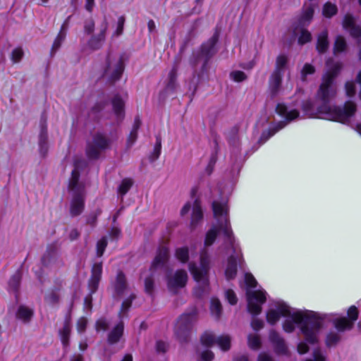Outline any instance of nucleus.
<instances>
[{
	"label": "nucleus",
	"mask_w": 361,
	"mask_h": 361,
	"mask_svg": "<svg viewBox=\"0 0 361 361\" xmlns=\"http://www.w3.org/2000/svg\"><path fill=\"white\" fill-rule=\"evenodd\" d=\"M328 71L323 76L322 82L317 92V97L322 102L317 109L314 108L310 101H305L302 109L305 114L310 117L317 116L323 119L347 123L355 115L357 106L352 102H346L343 106H331L329 101L335 96L336 87L334 79L342 68L339 62L332 63L331 61L326 63Z\"/></svg>",
	"instance_id": "obj_1"
},
{
	"label": "nucleus",
	"mask_w": 361,
	"mask_h": 361,
	"mask_svg": "<svg viewBox=\"0 0 361 361\" xmlns=\"http://www.w3.org/2000/svg\"><path fill=\"white\" fill-rule=\"evenodd\" d=\"M281 314L287 319L283 324V329L287 333L293 332L295 324L300 326V331L307 342L314 344L317 342L318 334L322 323L327 315L309 310H293L286 303L278 306Z\"/></svg>",
	"instance_id": "obj_2"
},
{
	"label": "nucleus",
	"mask_w": 361,
	"mask_h": 361,
	"mask_svg": "<svg viewBox=\"0 0 361 361\" xmlns=\"http://www.w3.org/2000/svg\"><path fill=\"white\" fill-rule=\"evenodd\" d=\"M214 216L217 221V226H213L207 233L204 240V247L212 245L215 241L219 231H221L227 238L232 247L233 244V232L228 220V207L227 200H214L212 202Z\"/></svg>",
	"instance_id": "obj_3"
},
{
	"label": "nucleus",
	"mask_w": 361,
	"mask_h": 361,
	"mask_svg": "<svg viewBox=\"0 0 361 361\" xmlns=\"http://www.w3.org/2000/svg\"><path fill=\"white\" fill-rule=\"evenodd\" d=\"M209 265L210 258L205 248L200 253V267L192 263L189 264L190 271L197 282V286L194 288V294L197 298H201L209 293L208 273L210 268Z\"/></svg>",
	"instance_id": "obj_4"
},
{
	"label": "nucleus",
	"mask_w": 361,
	"mask_h": 361,
	"mask_svg": "<svg viewBox=\"0 0 361 361\" xmlns=\"http://www.w3.org/2000/svg\"><path fill=\"white\" fill-rule=\"evenodd\" d=\"M85 161L78 160L75 162V168L71 172V177L69 180L68 188L73 192V197L70 205V214L71 216L80 215L85 207V188L78 183L80 173L78 168L80 165L85 164Z\"/></svg>",
	"instance_id": "obj_5"
},
{
	"label": "nucleus",
	"mask_w": 361,
	"mask_h": 361,
	"mask_svg": "<svg viewBox=\"0 0 361 361\" xmlns=\"http://www.w3.org/2000/svg\"><path fill=\"white\" fill-rule=\"evenodd\" d=\"M245 281L247 286L246 296L247 301V310L253 316L257 315L262 312V305L265 302L266 292L264 290H252L257 286V281L251 274L245 275Z\"/></svg>",
	"instance_id": "obj_6"
},
{
	"label": "nucleus",
	"mask_w": 361,
	"mask_h": 361,
	"mask_svg": "<svg viewBox=\"0 0 361 361\" xmlns=\"http://www.w3.org/2000/svg\"><path fill=\"white\" fill-rule=\"evenodd\" d=\"M276 113L285 118L286 121H280L276 126L273 128H270L269 130H264L259 140V142L260 144H264L267 140H268L271 136H273L276 132L283 128L286 124L294 119L297 118L300 113L296 109H290L283 103L278 104L276 107Z\"/></svg>",
	"instance_id": "obj_7"
},
{
	"label": "nucleus",
	"mask_w": 361,
	"mask_h": 361,
	"mask_svg": "<svg viewBox=\"0 0 361 361\" xmlns=\"http://www.w3.org/2000/svg\"><path fill=\"white\" fill-rule=\"evenodd\" d=\"M314 14V8L311 6L304 8V11L298 20L294 23L293 32L295 36H298V44L302 45L312 39L311 33L305 29L311 22Z\"/></svg>",
	"instance_id": "obj_8"
},
{
	"label": "nucleus",
	"mask_w": 361,
	"mask_h": 361,
	"mask_svg": "<svg viewBox=\"0 0 361 361\" xmlns=\"http://www.w3.org/2000/svg\"><path fill=\"white\" fill-rule=\"evenodd\" d=\"M123 70L122 56L109 51L104 65V77L109 82H114L120 79Z\"/></svg>",
	"instance_id": "obj_9"
},
{
	"label": "nucleus",
	"mask_w": 361,
	"mask_h": 361,
	"mask_svg": "<svg viewBox=\"0 0 361 361\" xmlns=\"http://www.w3.org/2000/svg\"><path fill=\"white\" fill-rule=\"evenodd\" d=\"M197 321V311L183 314L175 326V334L180 342H186L189 338L192 325Z\"/></svg>",
	"instance_id": "obj_10"
},
{
	"label": "nucleus",
	"mask_w": 361,
	"mask_h": 361,
	"mask_svg": "<svg viewBox=\"0 0 361 361\" xmlns=\"http://www.w3.org/2000/svg\"><path fill=\"white\" fill-rule=\"evenodd\" d=\"M135 298L134 294H131L122 303L121 310L118 312L120 322L111 329L108 334L107 341L109 344L113 345L119 341L123 334L124 324L122 321L123 318L126 316L127 312L130 308L133 300Z\"/></svg>",
	"instance_id": "obj_11"
},
{
	"label": "nucleus",
	"mask_w": 361,
	"mask_h": 361,
	"mask_svg": "<svg viewBox=\"0 0 361 361\" xmlns=\"http://www.w3.org/2000/svg\"><path fill=\"white\" fill-rule=\"evenodd\" d=\"M219 35L215 33L207 42L203 44L200 50L193 51L190 63L193 66H196L200 59H204L202 68H204L208 61L216 53L215 45L218 41Z\"/></svg>",
	"instance_id": "obj_12"
},
{
	"label": "nucleus",
	"mask_w": 361,
	"mask_h": 361,
	"mask_svg": "<svg viewBox=\"0 0 361 361\" xmlns=\"http://www.w3.org/2000/svg\"><path fill=\"white\" fill-rule=\"evenodd\" d=\"M111 143L110 140L100 133H96L92 137V142L88 143L86 153L90 159H97L102 150L107 149Z\"/></svg>",
	"instance_id": "obj_13"
},
{
	"label": "nucleus",
	"mask_w": 361,
	"mask_h": 361,
	"mask_svg": "<svg viewBox=\"0 0 361 361\" xmlns=\"http://www.w3.org/2000/svg\"><path fill=\"white\" fill-rule=\"evenodd\" d=\"M167 287L171 292L176 293L178 289L183 288L188 281V274L185 270H177L166 276Z\"/></svg>",
	"instance_id": "obj_14"
},
{
	"label": "nucleus",
	"mask_w": 361,
	"mask_h": 361,
	"mask_svg": "<svg viewBox=\"0 0 361 361\" xmlns=\"http://www.w3.org/2000/svg\"><path fill=\"white\" fill-rule=\"evenodd\" d=\"M348 317L336 318L333 320V324L338 331H345V330L351 329L353 326V322L357 320L358 317V312L355 306H351L348 311Z\"/></svg>",
	"instance_id": "obj_15"
},
{
	"label": "nucleus",
	"mask_w": 361,
	"mask_h": 361,
	"mask_svg": "<svg viewBox=\"0 0 361 361\" xmlns=\"http://www.w3.org/2000/svg\"><path fill=\"white\" fill-rule=\"evenodd\" d=\"M169 250L166 245L159 247L154 259H153L150 271L154 273L159 269H165L169 259Z\"/></svg>",
	"instance_id": "obj_16"
},
{
	"label": "nucleus",
	"mask_w": 361,
	"mask_h": 361,
	"mask_svg": "<svg viewBox=\"0 0 361 361\" xmlns=\"http://www.w3.org/2000/svg\"><path fill=\"white\" fill-rule=\"evenodd\" d=\"M39 128L40 130L38 135L39 151L42 156H45L48 152L49 147L47 117L44 115L41 116Z\"/></svg>",
	"instance_id": "obj_17"
},
{
	"label": "nucleus",
	"mask_w": 361,
	"mask_h": 361,
	"mask_svg": "<svg viewBox=\"0 0 361 361\" xmlns=\"http://www.w3.org/2000/svg\"><path fill=\"white\" fill-rule=\"evenodd\" d=\"M108 29V23L106 18L104 19L99 27V32L97 35H92L88 40V46L92 50H97L102 48L105 39L106 32Z\"/></svg>",
	"instance_id": "obj_18"
},
{
	"label": "nucleus",
	"mask_w": 361,
	"mask_h": 361,
	"mask_svg": "<svg viewBox=\"0 0 361 361\" xmlns=\"http://www.w3.org/2000/svg\"><path fill=\"white\" fill-rule=\"evenodd\" d=\"M233 254L228 259V264L225 270V276L228 280L233 279L237 274V263L240 262L241 254L238 252L236 247L232 245Z\"/></svg>",
	"instance_id": "obj_19"
},
{
	"label": "nucleus",
	"mask_w": 361,
	"mask_h": 361,
	"mask_svg": "<svg viewBox=\"0 0 361 361\" xmlns=\"http://www.w3.org/2000/svg\"><path fill=\"white\" fill-rule=\"evenodd\" d=\"M102 262L94 263L92 267L91 276L88 281V288L90 295L97 290L99 281L102 279Z\"/></svg>",
	"instance_id": "obj_20"
},
{
	"label": "nucleus",
	"mask_w": 361,
	"mask_h": 361,
	"mask_svg": "<svg viewBox=\"0 0 361 361\" xmlns=\"http://www.w3.org/2000/svg\"><path fill=\"white\" fill-rule=\"evenodd\" d=\"M343 27L348 30L350 35L355 38L359 43L361 42V28L355 25V20L351 15L347 14L345 16Z\"/></svg>",
	"instance_id": "obj_21"
},
{
	"label": "nucleus",
	"mask_w": 361,
	"mask_h": 361,
	"mask_svg": "<svg viewBox=\"0 0 361 361\" xmlns=\"http://www.w3.org/2000/svg\"><path fill=\"white\" fill-rule=\"evenodd\" d=\"M178 63L175 62L171 70L169 73L165 91L169 93H174L179 87L178 82Z\"/></svg>",
	"instance_id": "obj_22"
},
{
	"label": "nucleus",
	"mask_w": 361,
	"mask_h": 361,
	"mask_svg": "<svg viewBox=\"0 0 361 361\" xmlns=\"http://www.w3.org/2000/svg\"><path fill=\"white\" fill-rule=\"evenodd\" d=\"M269 340L274 344L276 353L282 355H286L288 353V348L285 341L274 330H271L270 331Z\"/></svg>",
	"instance_id": "obj_23"
},
{
	"label": "nucleus",
	"mask_w": 361,
	"mask_h": 361,
	"mask_svg": "<svg viewBox=\"0 0 361 361\" xmlns=\"http://www.w3.org/2000/svg\"><path fill=\"white\" fill-rule=\"evenodd\" d=\"M283 76V74L275 72L271 74L269 80V89L271 97H276L279 94L281 87Z\"/></svg>",
	"instance_id": "obj_24"
},
{
	"label": "nucleus",
	"mask_w": 361,
	"mask_h": 361,
	"mask_svg": "<svg viewBox=\"0 0 361 361\" xmlns=\"http://www.w3.org/2000/svg\"><path fill=\"white\" fill-rule=\"evenodd\" d=\"M71 18V16H69L63 22L61 27V30L56 36V39L52 45L51 51L55 52L59 47H61L62 42L64 41L66 36V31L68 27L69 20Z\"/></svg>",
	"instance_id": "obj_25"
},
{
	"label": "nucleus",
	"mask_w": 361,
	"mask_h": 361,
	"mask_svg": "<svg viewBox=\"0 0 361 361\" xmlns=\"http://www.w3.org/2000/svg\"><path fill=\"white\" fill-rule=\"evenodd\" d=\"M112 106L114 112L116 116L118 122H121L124 118V102L121 97L116 95L112 99Z\"/></svg>",
	"instance_id": "obj_26"
},
{
	"label": "nucleus",
	"mask_w": 361,
	"mask_h": 361,
	"mask_svg": "<svg viewBox=\"0 0 361 361\" xmlns=\"http://www.w3.org/2000/svg\"><path fill=\"white\" fill-rule=\"evenodd\" d=\"M203 218V213L200 206V202L196 200L194 202L192 207V213L191 216L190 226L192 228H195L200 221Z\"/></svg>",
	"instance_id": "obj_27"
},
{
	"label": "nucleus",
	"mask_w": 361,
	"mask_h": 361,
	"mask_svg": "<svg viewBox=\"0 0 361 361\" xmlns=\"http://www.w3.org/2000/svg\"><path fill=\"white\" fill-rule=\"evenodd\" d=\"M141 126V120L139 116H136L132 130L127 139V147H131L137 138V131Z\"/></svg>",
	"instance_id": "obj_28"
},
{
	"label": "nucleus",
	"mask_w": 361,
	"mask_h": 361,
	"mask_svg": "<svg viewBox=\"0 0 361 361\" xmlns=\"http://www.w3.org/2000/svg\"><path fill=\"white\" fill-rule=\"evenodd\" d=\"M281 303L284 302L280 301L276 302L275 305V308H271L267 312V320L271 325L275 324L279 320L281 316H282L280 310L278 308L279 305Z\"/></svg>",
	"instance_id": "obj_29"
},
{
	"label": "nucleus",
	"mask_w": 361,
	"mask_h": 361,
	"mask_svg": "<svg viewBox=\"0 0 361 361\" xmlns=\"http://www.w3.org/2000/svg\"><path fill=\"white\" fill-rule=\"evenodd\" d=\"M127 288L125 275L122 271L117 274L114 288L118 295H121Z\"/></svg>",
	"instance_id": "obj_30"
},
{
	"label": "nucleus",
	"mask_w": 361,
	"mask_h": 361,
	"mask_svg": "<svg viewBox=\"0 0 361 361\" xmlns=\"http://www.w3.org/2000/svg\"><path fill=\"white\" fill-rule=\"evenodd\" d=\"M343 331H338L336 328L335 330L330 331L326 337V345L328 348L336 346L341 341V333Z\"/></svg>",
	"instance_id": "obj_31"
},
{
	"label": "nucleus",
	"mask_w": 361,
	"mask_h": 361,
	"mask_svg": "<svg viewBox=\"0 0 361 361\" xmlns=\"http://www.w3.org/2000/svg\"><path fill=\"white\" fill-rule=\"evenodd\" d=\"M328 32L326 30H324L318 36L317 49L319 53H324L328 49Z\"/></svg>",
	"instance_id": "obj_32"
},
{
	"label": "nucleus",
	"mask_w": 361,
	"mask_h": 361,
	"mask_svg": "<svg viewBox=\"0 0 361 361\" xmlns=\"http://www.w3.org/2000/svg\"><path fill=\"white\" fill-rule=\"evenodd\" d=\"M288 57L285 55H279L276 60L275 68L273 72L284 74L286 65L288 63Z\"/></svg>",
	"instance_id": "obj_33"
},
{
	"label": "nucleus",
	"mask_w": 361,
	"mask_h": 361,
	"mask_svg": "<svg viewBox=\"0 0 361 361\" xmlns=\"http://www.w3.org/2000/svg\"><path fill=\"white\" fill-rule=\"evenodd\" d=\"M32 315V310L23 305L20 306L17 312V317L24 322H28Z\"/></svg>",
	"instance_id": "obj_34"
},
{
	"label": "nucleus",
	"mask_w": 361,
	"mask_h": 361,
	"mask_svg": "<svg viewBox=\"0 0 361 361\" xmlns=\"http://www.w3.org/2000/svg\"><path fill=\"white\" fill-rule=\"evenodd\" d=\"M71 334V326L68 320L65 321L63 327L59 331L61 340L64 346H67L69 343V338Z\"/></svg>",
	"instance_id": "obj_35"
},
{
	"label": "nucleus",
	"mask_w": 361,
	"mask_h": 361,
	"mask_svg": "<svg viewBox=\"0 0 361 361\" xmlns=\"http://www.w3.org/2000/svg\"><path fill=\"white\" fill-rule=\"evenodd\" d=\"M210 310L212 314L216 319H219L221 315L222 307L220 301L218 299L212 298L211 300Z\"/></svg>",
	"instance_id": "obj_36"
},
{
	"label": "nucleus",
	"mask_w": 361,
	"mask_h": 361,
	"mask_svg": "<svg viewBox=\"0 0 361 361\" xmlns=\"http://www.w3.org/2000/svg\"><path fill=\"white\" fill-rule=\"evenodd\" d=\"M21 278H22L21 273L19 271H17L11 276V278L10 279V280L8 281V287H9L10 290H11L14 292L18 291V290L20 287Z\"/></svg>",
	"instance_id": "obj_37"
},
{
	"label": "nucleus",
	"mask_w": 361,
	"mask_h": 361,
	"mask_svg": "<svg viewBox=\"0 0 361 361\" xmlns=\"http://www.w3.org/2000/svg\"><path fill=\"white\" fill-rule=\"evenodd\" d=\"M231 338L228 335H222L217 337L216 343L224 351H227L231 348Z\"/></svg>",
	"instance_id": "obj_38"
},
{
	"label": "nucleus",
	"mask_w": 361,
	"mask_h": 361,
	"mask_svg": "<svg viewBox=\"0 0 361 361\" xmlns=\"http://www.w3.org/2000/svg\"><path fill=\"white\" fill-rule=\"evenodd\" d=\"M217 337L212 332H205L201 337V342L207 347L216 343Z\"/></svg>",
	"instance_id": "obj_39"
},
{
	"label": "nucleus",
	"mask_w": 361,
	"mask_h": 361,
	"mask_svg": "<svg viewBox=\"0 0 361 361\" xmlns=\"http://www.w3.org/2000/svg\"><path fill=\"white\" fill-rule=\"evenodd\" d=\"M347 48V43L345 38L341 35L337 36L334 42V54L344 51Z\"/></svg>",
	"instance_id": "obj_40"
},
{
	"label": "nucleus",
	"mask_w": 361,
	"mask_h": 361,
	"mask_svg": "<svg viewBox=\"0 0 361 361\" xmlns=\"http://www.w3.org/2000/svg\"><path fill=\"white\" fill-rule=\"evenodd\" d=\"M133 184V180L130 178H124L120 185L118 188V192L122 197L125 195L128 190L130 189Z\"/></svg>",
	"instance_id": "obj_41"
},
{
	"label": "nucleus",
	"mask_w": 361,
	"mask_h": 361,
	"mask_svg": "<svg viewBox=\"0 0 361 361\" xmlns=\"http://www.w3.org/2000/svg\"><path fill=\"white\" fill-rule=\"evenodd\" d=\"M176 257L183 263L188 262L189 259V250L187 247H179L176 250Z\"/></svg>",
	"instance_id": "obj_42"
},
{
	"label": "nucleus",
	"mask_w": 361,
	"mask_h": 361,
	"mask_svg": "<svg viewBox=\"0 0 361 361\" xmlns=\"http://www.w3.org/2000/svg\"><path fill=\"white\" fill-rule=\"evenodd\" d=\"M337 13V7L335 4H331L330 1H327L323 8V14L327 18H331Z\"/></svg>",
	"instance_id": "obj_43"
},
{
	"label": "nucleus",
	"mask_w": 361,
	"mask_h": 361,
	"mask_svg": "<svg viewBox=\"0 0 361 361\" xmlns=\"http://www.w3.org/2000/svg\"><path fill=\"white\" fill-rule=\"evenodd\" d=\"M248 345L252 349H258L261 345V341L258 335L250 334L248 336Z\"/></svg>",
	"instance_id": "obj_44"
},
{
	"label": "nucleus",
	"mask_w": 361,
	"mask_h": 361,
	"mask_svg": "<svg viewBox=\"0 0 361 361\" xmlns=\"http://www.w3.org/2000/svg\"><path fill=\"white\" fill-rule=\"evenodd\" d=\"M107 239L106 237L102 238L97 243V255L99 257H101L107 246Z\"/></svg>",
	"instance_id": "obj_45"
},
{
	"label": "nucleus",
	"mask_w": 361,
	"mask_h": 361,
	"mask_svg": "<svg viewBox=\"0 0 361 361\" xmlns=\"http://www.w3.org/2000/svg\"><path fill=\"white\" fill-rule=\"evenodd\" d=\"M44 300L47 303L53 305L59 302V295L56 291H51L45 295Z\"/></svg>",
	"instance_id": "obj_46"
},
{
	"label": "nucleus",
	"mask_w": 361,
	"mask_h": 361,
	"mask_svg": "<svg viewBox=\"0 0 361 361\" xmlns=\"http://www.w3.org/2000/svg\"><path fill=\"white\" fill-rule=\"evenodd\" d=\"M161 149V140L159 136L157 137L156 144L154 148L153 153L152 154V157L150 158L152 161H155L157 159L160 155Z\"/></svg>",
	"instance_id": "obj_47"
},
{
	"label": "nucleus",
	"mask_w": 361,
	"mask_h": 361,
	"mask_svg": "<svg viewBox=\"0 0 361 361\" xmlns=\"http://www.w3.org/2000/svg\"><path fill=\"white\" fill-rule=\"evenodd\" d=\"M230 76L235 82H242L247 79L245 73L240 71H232Z\"/></svg>",
	"instance_id": "obj_48"
},
{
	"label": "nucleus",
	"mask_w": 361,
	"mask_h": 361,
	"mask_svg": "<svg viewBox=\"0 0 361 361\" xmlns=\"http://www.w3.org/2000/svg\"><path fill=\"white\" fill-rule=\"evenodd\" d=\"M109 326V322L105 318H101L96 322V330L106 331Z\"/></svg>",
	"instance_id": "obj_49"
},
{
	"label": "nucleus",
	"mask_w": 361,
	"mask_h": 361,
	"mask_svg": "<svg viewBox=\"0 0 361 361\" xmlns=\"http://www.w3.org/2000/svg\"><path fill=\"white\" fill-rule=\"evenodd\" d=\"M199 80H200L199 76L197 77L195 73H194L192 75V78L189 83V87H188L189 90L191 92L192 96L195 94L196 90L197 89Z\"/></svg>",
	"instance_id": "obj_50"
},
{
	"label": "nucleus",
	"mask_w": 361,
	"mask_h": 361,
	"mask_svg": "<svg viewBox=\"0 0 361 361\" xmlns=\"http://www.w3.org/2000/svg\"><path fill=\"white\" fill-rule=\"evenodd\" d=\"M125 20V17L123 16L118 18L117 22V27L114 33V36L118 37L123 33Z\"/></svg>",
	"instance_id": "obj_51"
},
{
	"label": "nucleus",
	"mask_w": 361,
	"mask_h": 361,
	"mask_svg": "<svg viewBox=\"0 0 361 361\" xmlns=\"http://www.w3.org/2000/svg\"><path fill=\"white\" fill-rule=\"evenodd\" d=\"M23 56V51L21 48H16L11 53V60L14 63L19 62Z\"/></svg>",
	"instance_id": "obj_52"
},
{
	"label": "nucleus",
	"mask_w": 361,
	"mask_h": 361,
	"mask_svg": "<svg viewBox=\"0 0 361 361\" xmlns=\"http://www.w3.org/2000/svg\"><path fill=\"white\" fill-rule=\"evenodd\" d=\"M145 290L149 295H152L154 290V280L152 277H147L145 280Z\"/></svg>",
	"instance_id": "obj_53"
},
{
	"label": "nucleus",
	"mask_w": 361,
	"mask_h": 361,
	"mask_svg": "<svg viewBox=\"0 0 361 361\" xmlns=\"http://www.w3.org/2000/svg\"><path fill=\"white\" fill-rule=\"evenodd\" d=\"M94 30V22L92 19L87 20L84 23V31L86 34L90 35Z\"/></svg>",
	"instance_id": "obj_54"
},
{
	"label": "nucleus",
	"mask_w": 361,
	"mask_h": 361,
	"mask_svg": "<svg viewBox=\"0 0 361 361\" xmlns=\"http://www.w3.org/2000/svg\"><path fill=\"white\" fill-rule=\"evenodd\" d=\"M225 295H226L227 300L228 301V302L231 305H235L237 303V301H238L237 297H236L235 293L232 290H231V289L226 290L225 292Z\"/></svg>",
	"instance_id": "obj_55"
},
{
	"label": "nucleus",
	"mask_w": 361,
	"mask_h": 361,
	"mask_svg": "<svg viewBox=\"0 0 361 361\" xmlns=\"http://www.w3.org/2000/svg\"><path fill=\"white\" fill-rule=\"evenodd\" d=\"M87 320L85 317L80 318L77 322V331L79 334H82L86 329Z\"/></svg>",
	"instance_id": "obj_56"
},
{
	"label": "nucleus",
	"mask_w": 361,
	"mask_h": 361,
	"mask_svg": "<svg viewBox=\"0 0 361 361\" xmlns=\"http://www.w3.org/2000/svg\"><path fill=\"white\" fill-rule=\"evenodd\" d=\"M314 71H315L314 68L312 65H310L309 63H306L302 70V80H305V77L307 75L312 74L314 73Z\"/></svg>",
	"instance_id": "obj_57"
},
{
	"label": "nucleus",
	"mask_w": 361,
	"mask_h": 361,
	"mask_svg": "<svg viewBox=\"0 0 361 361\" xmlns=\"http://www.w3.org/2000/svg\"><path fill=\"white\" fill-rule=\"evenodd\" d=\"M49 250L47 251V253L45 254L42 260V262L44 263V264L47 265L48 263H49V257L51 256V255H54L55 254V252H56V247L54 245H51L50 247H49Z\"/></svg>",
	"instance_id": "obj_58"
},
{
	"label": "nucleus",
	"mask_w": 361,
	"mask_h": 361,
	"mask_svg": "<svg viewBox=\"0 0 361 361\" xmlns=\"http://www.w3.org/2000/svg\"><path fill=\"white\" fill-rule=\"evenodd\" d=\"M314 360H307L305 361H326L325 355L319 349H317L313 352Z\"/></svg>",
	"instance_id": "obj_59"
},
{
	"label": "nucleus",
	"mask_w": 361,
	"mask_h": 361,
	"mask_svg": "<svg viewBox=\"0 0 361 361\" xmlns=\"http://www.w3.org/2000/svg\"><path fill=\"white\" fill-rule=\"evenodd\" d=\"M231 133H232V137H229V142L231 145L235 146L238 147V138L236 137L238 134V128L234 127L231 129Z\"/></svg>",
	"instance_id": "obj_60"
},
{
	"label": "nucleus",
	"mask_w": 361,
	"mask_h": 361,
	"mask_svg": "<svg viewBox=\"0 0 361 361\" xmlns=\"http://www.w3.org/2000/svg\"><path fill=\"white\" fill-rule=\"evenodd\" d=\"M345 92L348 97H352L355 94V85L353 82L345 83Z\"/></svg>",
	"instance_id": "obj_61"
},
{
	"label": "nucleus",
	"mask_w": 361,
	"mask_h": 361,
	"mask_svg": "<svg viewBox=\"0 0 361 361\" xmlns=\"http://www.w3.org/2000/svg\"><path fill=\"white\" fill-rule=\"evenodd\" d=\"M214 357V353L209 350H206L201 353V359L202 361H212Z\"/></svg>",
	"instance_id": "obj_62"
},
{
	"label": "nucleus",
	"mask_w": 361,
	"mask_h": 361,
	"mask_svg": "<svg viewBox=\"0 0 361 361\" xmlns=\"http://www.w3.org/2000/svg\"><path fill=\"white\" fill-rule=\"evenodd\" d=\"M251 326L254 330L258 331L263 328L264 322L259 319L254 318L251 322Z\"/></svg>",
	"instance_id": "obj_63"
},
{
	"label": "nucleus",
	"mask_w": 361,
	"mask_h": 361,
	"mask_svg": "<svg viewBox=\"0 0 361 361\" xmlns=\"http://www.w3.org/2000/svg\"><path fill=\"white\" fill-rule=\"evenodd\" d=\"M257 361H275L269 354L262 353L259 355Z\"/></svg>",
	"instance_id": "obj_64"
}]
</instances>
